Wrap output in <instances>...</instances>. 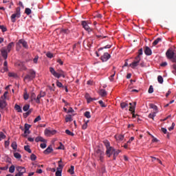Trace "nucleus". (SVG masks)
Instances as JSON below:
<instances>
[{"label": "nucleus", "instance_id": "obj_63", "mask_svg": "<svg viewBox=\"0 0 176 176\" xmlns=\"http://www.w3.org/2000/svg\"><path fill=\"white\" fill-rule=\"evenodd\" d=\"M82 130H86L87 129V122H85L82 126Z\"/></svg>", "mask_w": 176, "mask_h": 176}, {"label": "nucleus", "instance_id": "obj_18", "mask_svg": "<svg viewBox=\"0 0 176 176\" xmlns=\"http://www.w3.org/2000/svg\"><path fill=\"white\" fill-rule=\"evenodd\" d=\"M18 43L22 45L25 49H28V44H27L26 41H25L23 39H20Z\"/></svg>", "mask_w": 176, "mask_h": 176}, {"label": "nucleus", "instance_id": "obj_7", "mask_svg": "<svg viewBox=\"0 0 176 176\" xmlns=\"http://www.w3.org/2000/svg\"><path fill=\"white\" fill-rule=\"evenodd\" d=\"M142 48L140 49L138 51V55L135 58V62L138 63V64H140V62L141 61V56H142Z\"/></svg>", "mask_w": 176, "mask_h": 176}, {"label": "nucleus", "instance_id": "obj_48", "mask_svg": "<svg viewBox=\"0 0 176 176\" xmlns=\"http://www.w3.org/2000/svg\"><path fill=\"white\" fill-rule=\"evenodd\" d=\"M4 65V72H6V71H8V61H5L3 63Z\"/></svg>", "mask_w": 176, "mask_h": 176}, {"label": "nucleus", "instance_id": "obj_49", "mask_svg": "<svg viewBox=\"0 0 176 176\" xmlns=\"http://www.w3.org/2000/svg\"><path fill=\"white\" fill-rule=\"evenodd\" d=\"M148 92L149 94H152V93H153V86L150 85Z\"/></svg>", "mask_w": 176, "mask_h": 176}, {"label": "nucleus", "instance_id": "obj_8", "mask_svg": "<svg viewBox=\"0 0 176 176\" xmlns=\"http://www.w3.org/2000/svg\"><path fill=\"white\" fill-rule=\"evenodd\" d=\"M24 129H25V131H24L23 136L27 137V134H30L31 133V131H30V129H31V125L28 124H25Z\"/></svg>", "mask_w": 176, "mask_h": 176}, {"label": "nucleus", "instance_id": "obj_34", "mask_svg": "<svg viewBox=\"0 0 176 176\" xmlns=\"http://www.w3.org/2000/svg\"><path fill=\"white\" fill-rule=\"evenodd\" d=\"M32 113V109H30L29 110H28V111L23 114V116L25 118H27V116H28L29 115H31V113Z\"/></svg>", "mask_w": 176, "mask_h": 176}, {"label": "nucleus", "instance_id": "obj_51", "mask_svg": "<svg viewBox=\"0 0 176 176\" xmlns=\"http://www.w3.org/2000/svg\"><path fill=\"white\" fill-rule=\"evenodd\" d=\"M30 159L31 160H32V162L36 160V155H35L34 154H32L30 156Z\"/></svg>", "mask_w": 176, "mask_h": 176}, {"label": "nucleus", "instance_id": "obj_15", "mask_svg": "<svg viewBox=\"0 0 176 176\" xmlns=\"http://www.w3.org/2000/svg\"><path fill=\"white\" fill-rule=\"evenodd\" d=\"M144 54L146 56H152V50L149 47H145Z\"/></svg>", "mask_w": 176, "mask_h": 176}, {"label": "nucleus", "instance_id": "obj_1", "mask_svg": "<svg viewBox=\"0 0 176 176\" xmlns=\"http://www.w3.org/2000/svg\"><path fill=\"white\" fill-rule=\"evenodd\" d=\"M166 56L168 60H170L171 63H174L172 65V68L173 69L172 73L176 76V50L169 48L166 52Z\"/></svg>", "mask_w": 176, "mask_h": 176}, {"label": "nucleus", "instance_id": "obj_20", "mask_svg": "<svg viewBox=\"0 0 176 176\" xmlns=\"http://www.w3.org/2000/svg\"><path fill=\"white\" fill-rule=\"evenodd\" d=\"M12 47H14V43L11 42L10 43L8 46H7V51L8 53H10V52L12 50Z\"/></svg>", "mask_w": 176, "mask_h": 176}, {"label": "nucleus", "instance_id": "obj_54", "mask_svg": "<svg viewBox=\"0 0 176 176\" xmlns=\"http://www.w3.org/2000/svg\"><path fill=\"white\" fill-rule=\"evenodd\" d=\"M56 86L58 87H64V86H63V83H61L60 81L57 80L56 81Z\"/></svg>", "mask_w": 176, "mask_h": 176}, {"label": "nucleus", "instance_id": "obj_25", "mask_svg": "<svg viewBox=\"0 0 176 176\" xmlns=\"http://www.w3.org/2000/svg\"><path fill=\"white\" fill-rule=\"evenodd\" d=\"M96 154L98 157L99 156H104V151H101V149L98 148V150H96Z\"/></svg>", "mask_w": 176, "mask_h": 176}, {"label": "nucleus", "instance_id": "obj_47", "mask_svg": "<svg viewBox=\"0 0 176 176\" xmlns=\"http://www.w3.org/2000/svg\"><path fill=\"white\" fill-rule=\"evenodd\" d=\"M124 138V136L122 135H119L116 138V139L118 140L119 141H123Z\"/></svg>", "mask_w": 176, "mask_h": 176}, {"label": "nucleus", "instance_id": "obj_4", "mask_svg": "<svg viewBox=\"0 0 176 176\" xmlns=\"http://www.w3.org/2000/svg\"><path fill=\"white\" fill-rule=\"evenodd\" d=\"M36 76V72L34 69H30L28 74L24 77V80L31 82L33 79H35Z\"/></svg>", "mask_w": 176, "mask_h": 176}, {"label": "nucleus", "instance_id": "obj_44", "mask_svg": "<svg viewBox=\"0 0 176 176\" xmlns=\"http://www.w3.org/2000/svg\"><path fill=\"white\" fill-rule=\"evenodd\" d=\"M111 46H112L111 45H107L103 47L99 48L98 50L100 51V50H103V49H111Z\"/></svg>", "mask_w": 176, "mask_h": 176}, {"label": "nucleus", "instance_id": "obj_39", "mask_svg": "<svg viewBox=\"0 0 176 176\" xmlns=\"http://www.w3.org/2000/svg\"><path fill=\"white\" fill-rule=\"evenodd\" d=\"M155 116H156V113H152L148 115L149 119H152L153 120H155Z\"/></svg>", "mask_w": 176, "mask_h": 176}, {"label": "nucleus", "instance_id": "obj_23", "mask_svg": "<svg viewBox=\"0 0 176 176\" xmlns=\"http://www.w3.org/2000/svg\"><path fill=\"white\" fill-rule=\"evenodd\" d=\"M74 170H75V166H71L70 168L68 170V173H69L71 175H74V174H75V171Z\"/></svg>", "mask_w": 176, "mask_h": 176}, {"label": "nucleus", "instance_id": "obj_22", "mask_svg": "<svg viewBox=\"0 0 176 176\" xmlns=\"http://www.w3.org/2000/svg\"><path fill=\"white\" fill-rule=\"evenodd\" d=\"M113 160H116V157H118L119 153H120V150H117V151H113Z\"/></svg>", "mask_w": 176, "mask_h": 176}, {"label": "nucleus", "instance_id": "obj_61", "mask_svg": "<svg viewBox=\"0 0 176 176\" xmlns=\"http://www.w3.org/2000/svg\"><path fill=\"white\" fill-rule=\"evenodd\" d=\"M1 31H2V32H6V31H8V28H6V27H5L4 25H2Z\"/></svg>", "mask_w": 176, "mask_h": 176}, {"label": "nucleus", "instance_id": "obj_6", "mask_svg": "<svg viewBox=\"0 0 176 176\" xmlns=\"http://www.w3.org/2000/svg\"><path fill=\"white\" fill-rule=\"evenodd\" d=\"M81 25L82 28H84V30L85 31H88V32H91V28H90V26H89V24H87V21H82L81 22Z\"/></svg>", "mask_w": 176, "mask_h": 176}, {"label": "nucleus", "instance_id": "obj_37", "mask_svg": "<svg viewBox=\"0 0 176 176\" xmlns=\"http://www.w3.org/2000/svg\"><path fill=\"white\" fill-rule=\"evenodd\" d=\"M65 133L66 134H67V135H71L72 137H74L75 135V134L73 132H71V131H69V129H66Z\"/></svg>", "mask_w": 176, "mask_h": 176}, {"label": "nucleus", "instance_id": "obj_21", "mask_svg": "<svg viewBox=\"0 0 176 176\" xmlns=\"http://www.w3.org/2000/svg\"><path fill=\"white\" fill-rule=\"evenodd\" d=\"M99 94L101 97H107V91L105 89H100Z\"/></svg>", "mask_w": 176, "mask_h": 176}, {"label": "nucleus", "instance_id": "obj_35", "mask_svg": "<svg viewBox=\"0 0 176 176\" xmlns=\"http://www.w3.org/2000/svg\"><path fill=\"white\" fill-rule=\"evenodd\" d=\"M25 13L28 14V16H30V14L32 13V11L30 8H27L25 9Z\"/></svg>", "mask_w": 176, "mask_h": 176}, {"label": "nucleus", "instance_id": "obj_26", "mask_svg": "<svg viewBox=\"0 0 176 176\" xmlns=\"http://www.w3.org/2000/svg\"><path fill=\"white\" fill-rule=\"evenodd\" d=\"M159 42H162V38H157L153 42V46H156Z\"/></svg>", "mask_w": 176, "mask_h": 176}, {"label": "nucleus", "instance_id": "obj_16", "mask_svg": "<svg viewBox=\"0 0 176 176\" xmlns=\"http://www.w3.org/2000/svg\"><path fill=\"white\" fill-rule=\"evenodd\" d=\"M44 133L45 135H54V134L56 133V131L55 130L52 131L46 129Z\"/></svg>", "mask_w": 176, "mask_h": 176}, {"label": "nucleus", "instance_id": "obj_24", "mask_svg": "<svg viewBox=\"0 0 176 176\" xmlns=\"http://www.w3.org/2000/svg\"><path fill=\"white\" fill-rule=\"evenodd\" d=\"M14 109L15 111H17V112H19L20 113L23 112V110L21 109V107H20V105L19 104H15Z\"/></svg>", "mask_w": 176, "mask_h": 176}, {"label": "nucleus", "instance_id": "obj_31", "mask_svg": "<svg viewBox=\"0 0 176 176\" xmlns=\"http://www.w3.org/2000/svg\"><path fill=\"white\" fill-rule=\"evenodd\" d=\"M84 116L87 118V119H90V118H91V115H90V111H85L84 113Z\"/></svg>", "mask_w": 176, "mask_h": 176}, {"label": "nucleus", "instance_id": "obj_50", "mask_svg": "<svg viewBox=\"0 0 176 176\" xmlns=\"http://www.w3.org/2000/svg\"><path fill=\"white\" fill-rule=\"evenodd\" d=\"M98 103L102 107V108H105V107H107L102 100H99Z\"/></svg>", "mask_w": 176, "mask_h": 176}, {"label": "nucleus", "instance_id": "obj_52", "mask_svg": "<svg viewBox=\"0 0 176 176\" xmlns=\"http://www.w3.org/2000/svg\"><path fill=\"white\" fill-rule=\"evenodd\" d=\"M40 146L42 149H45V148H46L47 145H46V142H43L40 144Z\"/></svg>", "mask_w": 176, "mask_h": 176}, {"label": "nucleus", "instance_id": "obj_36", "mask_svg": "<svg viewBox=\"0 0 176 176\" xmlns=\"http://www.w3.org/2000/svg\"><path fill=\"white\" fill-rule=\"evenodd\" d=\"M24 149L26 151V152H28V153H32V151H31V148H30V146H25Z\"/></svg>", "mask_w": 176, "mask_h": 176}, {"label": "nucleus", "instance_id": "obj_57", "mask_svg": "<svg viewBox=\"0 0 176 176\" xmlns=\"http://www.w3.org/2000/svg\"><path fill=\"white\" fill-rule=\"evenodd\" d=\"M61 32H63V34H69V30H68V29H63L61 30Z\"/></svg>", "mask_w": 176, "mask_h": 176}, {"label": "nucleus", "instance_id": "obj_60", "mask_svg": "<svg viewBox=\"0 0 176 176\" xmlns=\"http://www.w3.org/2000/svg\"><path fill=\"white\" fill-rule=\"evenodd\" d=\"M57 149H62L64 151L65 146H63V143H60V146L57 148Z\"/></svg>", "mask_w": 176, "mask_h": 176}, {"label": "nucleus", "instance_id": "obj_29", "mask_svg": "<svg viewBox=\"0 0 176 176\" xmlns=\"http://www.w3.org/2000/svg\"><path fill=\"white\" fill-rule=\"evenodd\" d=\"M129 67H131L133 69H134V68H135L136 67H138V63L135 61H133L132 63L129 65Z\"/></svg>", "mask_w": 176, "mask_h": 176}, {"label": "nucleus", "instance_id": "obj_11", "mask_svg": "<svg viewBox=\"0 0 176 176\" xmlns=\"http://www.w3.org/2000/svg\"><path fill=\"white\" fill-rule=\"evenodd\" d=\"M129 105L131 106V107H129V111H130V112L132 113V118H137V116H138V115H135L134 113V112H135V107L131 106V105H133V103H129Z\"/></svg>", "mask_w": 176, "mask_h": 176}, {"label": "nucleus", "instance_id": "obj_42", "mask_svg": "<svg viewBox=\"0 0 176 176\" xmlns=\"http://www.w3.org/2000/svg\"><path fill=\"white\" fill-rule=\"evenodd\" d=\"M15 167L14 165H12L10 168H9V173H14V170H15Z\"/></svg>", "mask_w": 176, "mask_h": 176}, {"label": "nucleus", "instance_id": "obj_43", "mask_svg": "<svg viewBox=\"0 0 176 176\" xmlns=\"http://www.w3.org/2000/svg\"><path fill=\"white\" fill-rule=\"evenodd\" d=\"M65 122L68 123V122H72V117L71 116H68L65 118Z\"/></svg>", "mask_w": 176, "mask_h": 176}, {"label": "nucleus", "instance_id": "obj_41", "mask_svg": "<svg viewBox=\"0 0 176 176\" xmlns=\"http://www.w3.org/2000/svg\"><path fill=\"white\" fill-rule=\"evenodd\" d=\"M23 109L24 112H27V111H30V104H25L23 106Z\"/></svg>", "mask_w": 176, "mask_h": 176}, {"label": "nucleus", "instance_id": "obj_56", "mask_svg": "<svg viewBox=\"0 0 176 176\" xmlns=\"http://www.w3.org/2000/svg\"><path fill=\"white\" fill-rule=\"evenodd\" d=\"M61 173H63V170H56L55 175L56 176H61Z\"/></svg>", "mask_w": 176, "mask_h": 176}, {"label": "nucleus", "instance_id": "obj_40", "mask_svg": "<svg viewBox=\"0 0 176 176\" xmlns=\"http://www.w3.org/2000/svg\"><path fill=\"white\" fill-rule=\"evenodd\" d=\"M11 146H12V149L16 151V149H17V143L16 142H13L11 144Z\"/></svg>", "mask_w": 176, "mask_h": 176}, {"label": "nucleus", "instance_id": "obj_38", "mask_svg": "<svg viewBox=\"0 0 176 176\" xmlns=\"http://www.w3.org/2000/svg\"><path fill=\"white\" fill-rule=\"evenodd\" d=\"M14 157H15V159L20 160V159H21V155H20V153H14Z\"/></svg>", "mask_w": 176, "mask_h": 176}, {"label": "nucleus", "instance_id": "obj_19", "mask_svg": "<svg viewBox=\"0 0 176 176\" xmlns=\"http://www.w3.org/2000/svg\"><path fill=\"white\" fill-rule=\"evenodd\" d=\"M16 65H18V67H20L21 71H25L27 69V67L24 65L23 63L21 62L19 63H16Z\"/></svg>", "mask_w": 176, "mask_h": 176}, {"label": "nucleus", "instance_id": "obj_27", "mask_svg": "<svg viewBox=\"0 0 176 176\" xmlns=\"http://www.w3.org/2000/svg\"><path fill=\"white\" fill-rule=\"evenodd\" d=\"M103 144L106 146V149L111 147V143L108 140L103 141Z\"/></svg>", "mask_w": 176, "mask_h": 176}, {"label": "nucleus", "instance_id": "obj_3", "mask_svg": "<svg viewBox=\"0 0 176 176\" xmlns=\"http://www.w3.org/2000/svg\"><path fill=\"white\" fill-rule=\"evenodd\" d=\"M21 8L20 7H17L16 8L15 13L11 15L10 19L12 23H16V19H20L21 17Z\"/></svg>", "mask_w": 176, "mask_h": 176}, {"label": "nucleus", "instance_id": "obj_58", "mask_svg": "<svg viewBox=\"0 0 176 176\" xmlns=\"http://www.w3.org/2000/svg\"><path fill=\"white\" fill-rule=\"evenodd\" d=\"M38 58H39V56H36L34 57V58L33 59V61H34V64H38Z\"/></svg>", "mask_w": 176, "mask_h": 176}, {"label": "nucleus", "instance_id": "obj_59", "mask_svg": "<svg viewBox=\"0 0 176 176\" xmlns=\"http://www.w3.org/2000/svg\"><path fill=\"white\" fill-rule=\"evenodd\" d=\"M41 116H37L35 119H34V123H36V122H39V120H41Z\"/></svg>", "mask_w": 176, "mask_h": 176}, {"label": "nucleus", "instance_id": "obj_14", "mask_svg": "<svg viewBox=\"0 0 176 176\" xmlns=\"http://www.w3.org/2000/svg\"><path fill=\"white\" fill-rule=\"evenodd\" d=\"M7 105L8 104H6V101L0 100V111H2V109H5Z\"/></svg>", "mask_w": 176, "mask_h": 176}, {"label": "nucleus", "instance_id": "obj_55", "mask_svg": "<svg viewBox=\"0 0 176 176\" xmlns=\"http://www.w3.org/2000/svg\"><path fill=\"white\" fill-rule=\"evenodd\" d=\"M174 127H175V123L173 122L171 126L168 128L169 131L174 130Z\"/></svg>", "mask_w": 176, "mask_h": 176}, {"label": "nucleus", "instance_id": "obj_62", "mask_svg": "<svg viewBox=\"0 0 176 176\" xmlns=\"http://www.w3.org/2000/svg\"><path fill=\"white\" fill-rule=\"evenodd\" d=\"M133 141H134V137H131L129 140L126 142L129 145H130V144H131V142H133Z\"/></svg>", "mask_w": 176, "mask_h": 176}, {"label": "nucleus", "instance_id": "obj_12", "mask_svg": "<svg viewBox=\"0 0 176 176\" xmlns=\"http://www.w3.org/2000/svg\"><path fill=\"white\" fill-rule=\"evenodd\" d=\"M1 52L2 57H3V59L6 60V58H8V53H9L8 50H6V49L5 48H2L1 50Z\"/></svg>", "mask_w": 176, "mask_h": 176}, {"label": "nucleus", "instance_id": "obj_2", "mask_svg": "<svg viewBox=\"0 0 176 176\" xmlns=\"http://www.w3.org/2000/svg\"><path fill=\"white\" fill-rule=\"evenodd\" d=\"M50 72L54 76V78H57V79H60L62 78H65V72L63 71V69H58L57 72L54 69V67H50Z\"/></svg>", "mask_w": 176, "mask_h": 176}, {"label": "nucleus", "instance_id": "obj_64", "mask_svg": "<svg viewBox=\"0 0 176 176\" xmlns=\"http://www.w3.org/2000/svg\"><path fill=\"white\" fill-rule=\"evenodd\" d=\"M8 76L10 78H14V76H16V74L10 72V74H8Z\"/></svg>", "mask_w": 176, "mask_h": 176}, {"label": "nucleus", "instance_id": "obj_33", "mask_svg": "<svg viewBox=\"0 0 176 176\" xmlns=\"http://www.w3.org/2000/svg\"><path fill=\"white\" fill-rule=\"evenodd\" d=\"M157 80H158V83H160V85H162L163 82H164L163 77L162 76H157Z\"/></svg>", "mask_w": 176, "mask_h": 176}, {"label": "nucleus", "instance_id": "obj_10", "mask_svg": "<svg viewBox=\"0 0 176 176\" xmlns=\"http://www.w3.org/2000/svg\"><path fill=\"white\" fill-rule=\"evenodd\" d=\"M111 58V54H109L108 52H105L103 56H101L100 59L103 61H108L109 59Z\"/></svg>", "mask_w": 176, "mask_h": 176}, {"label": "nucleus", "instance_id": "obj_32", "mask_svg": "<svg viewBox=\"0 0 176 176\" xmlns=\"http://www.w3.org/2000/svg\"><path fill=\"white\" fill-rule=\"evenodd\" d=\"M23 98L24 100H28V98H30V95L28 94V93H27V90L25 89V92H24V94H23Z\"/></svg>", "mask_w": 176, "mask_h": 176}, {"label": "nucleus", "instance_id": "obj_46", "mask_svg": "<svg viewBox=\"0 0 176 176\" xmlns=\"http://www.w3.org/2000/svg\"><path fill=\"white\" fill-rule=\"evenodd\" d=\"M6 138V135L3 132L0 133V141H2V140H5Z\"/></svg>", "mask_w": 176, "mask_h": 176}, {"label": "nucleus", "instance_id": "obj_45", "mask_svg": "<svg viewBox=\"0 0 176 176\" xmlns=\"http://www.w3.org/2000/svg\"><path fill=\"white\" fill-rule=\"evenodd\" d=\"M113 74L109 77L110 82H113V77L115 76L116 72L115 70L113 71Z\"/></svg>", "mask_w": 176, "mask_h": 176}, {"label": "nucleus", "instance_id": "obj_53", "mask_svg": "<svg viewBox=\"0 0 176 176\" xmlns=\"http://www.w3.org/2000/svg\"><path fill=\"white\" fill-rule=\"evenodd\" d=\"M46 56L48 58H53V54L52 52H47Z\"/></svg>", "mask_w": 176, "mask_h": 176}, {"label": "nucleus", "instance_id": "obj_13", "mask_svg": "<svg viewBox=\"0 0 176 176\" xmlns=\"http://www.w3.org/2000/svg\"><path fill=\"white\" fill-rule=\"evenodd\" d=\"M52 152H53V147H52V145H50L43 151V153L45 155H49V153H52Z\"/></svg>", "mask_w": 176, "mask_h": 176}, {"label": "nucleus", "instance_id": "obj_30", "mask_svg": "<svg viewBox=\"0 0 176 176\" xmlns=\"http://www.w3.org/2000/svg\"><path fill=\"white\" fill-rule=\"evenodd\" d=\"M30 98H31L32 101H36V95L35 94V93L32 92L31 95H30Z\"/></svg>", "mask_w": 176, "mask_h": 176}, {"label": "nucleus", "instance_id": "obj_9", "mask_svg": "<svg viewBox=\"0 0 176 176\" xmlns=\"http://www.w3.org/2000/svg\"><path fill=\"white\" fill-rule=\"evenodd\" d=\"M106 149H107L106 155H107L108 157H111V156L112 155V153H113V152H115L114 148L113 146H110Z\"/></svg>", "mask_w": 176, "mask_h": 176}, {"label": "nucleus", "instance_id": "obj_17", "mask_svg": "<svg viewBox=\"0 0 176 176\" xmlns=\"http://www.w3.org/2000/svg\"><path fill=\"white\" fill-rule=\"evenodd\" d=\"M35 142H47V140H46L42 136H38L35 138Z\"/></svg>", "mask_w": 176, "mask_h": 176}, {"label": "nucleus", "instance_id": "obj_5", "mask_svg": "<svg viewBox=\"0 0 176 176\" xmlns=\"http://www.w3.org/2000/svg\"><path fill=\"white\" fill-rule=\"evenodd\" d=\"M45 96H46V92L43 91H40V93L38 94L37 97L36 98L35 102H36V104H41V98H43Z\"/></svg>", "mask_w": 176, "mask_h": 176}, {"label": "nucleus", "instance_id": "obj_28", "mask_svg": "<svg viewBox=\"0 0 176 176\" xmlns=\"http://www.w3.org/2000/svg\"><path fill=\"white\" fill-rule=\"evenodd\" d=\"M120 107L122 109H124V108H127V107H129V104H127V102H122L120 103Z\"/></svg>", "mask_w": 176, "mask_h": 176}]
</instances>
